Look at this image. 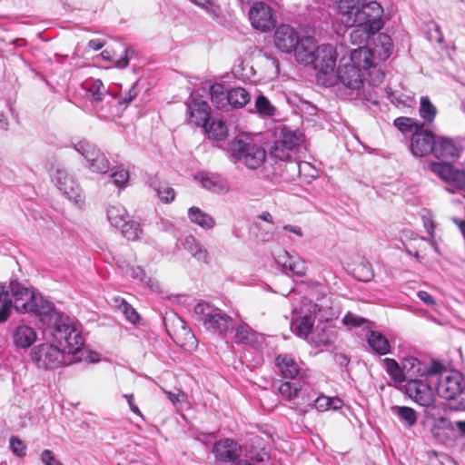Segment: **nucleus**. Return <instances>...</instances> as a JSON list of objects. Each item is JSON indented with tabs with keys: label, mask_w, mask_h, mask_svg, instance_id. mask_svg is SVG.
Wrapping results in <instances>:
<instances>
[{
	"label": "nucleus",
	"mask_w": 465,
	"mask_h": 465,
	"mask_svg": "<svg viewBox=\"0 0 465 465\" xmlns=\"http://www.w3.org/2000/svg\"><path fill=\"white\" fill-rule=\"evenodd\" d=\"M47 314H49V319L53 321L52 335L58 346L67 355H74L81 351L84 346V338L76 328L74 322L67 315L60 313L53 308Z\"/></svg>",
	"instance_id": "obj_1"
},
{
	"label": "nucleus",
	"mask_w": 465,
	"mask_h": 465,
	"mask_svg": "<svg viewBox=\"0 0 465 465\" xmlns=\"http://www.w3.org/2000/svg\"><path fill=\"white\" fill-rule=\"evenodd\" d=\"M303 138L299 130H292L287 126L281 127L270 149L271 157L275 161L289 163L293 173H299L298 153Z\"/></svg>",
	"instance_id": "obj_2"
},
{
	"label": "nucleus",
	"mask_w": 465,
	"mask_h": 465,
	"mask_svg": "<svg viewBox=\"0 0 465 465\" xmlns=\"http://www.w3.org/2000/svg\"><path fill=\"white\" fill-rule=\"evenodd\" d=\"M84 97L91 104L94 114L100 119L107 120L119 114L116 97L108 92L100 79H91L82 84Z\"/></svg>",
	"instance_id": "obj_3"
},
{
	"label": "nucleus",
	"mask_w": 465,
	"mask_h": 465,
	"mask_svg": "<svg viewBox=\"0 0 465 465\" xmlns=\"http://www.w3.org/2000/svg\"><path fill=\"white\" fill-rule=\"evenodd\" d=\"M355 5L353 8H345L341 12L345 16L343 22L350 25L364 26L371 34L379 32L383 25L382 6L376 1L368 0Z\"/></svg>",
	"instance_id": "obj_4"
},
{
	"label": "nucleus",
	"mask_w": 465,
	"mask_h": 465,
	"mask_svg": "<svg viewBox=\"0 0 465 465\" xmlns=\"http://www.w3.org/2000/svg\"><path fill=\"white\" fill-rule=\"evenodd\" d=\"M193 312L195 320L214 334L224 336L233 329L232 317L209 302H198L194 306Z\"/></svg>",
	"instance_id": "obj_5"
},
{
	"label": "nucleus",
	"mask_w": 465,
	"mask_h": 465,
	"mask_svg": "<svg viewBox=\"0 0 465 465\" xmlns=\"http://www.w3.org/2000/svg\"><path fill=\"white\" fill-rule=\"evenodd\" d=\"M13 306L18 312H34L37 315H45L52 309V303L36 297L28 288L24 287L17 281L9 283Z\"/></svg>",
	"instance_id": "obj_6"
},
{
	"label": "nucleus",
	"mask_w": 465,
	"mask_h": 465,
	"mask_svg": "<svg viewBox=\"0 0 465 465\" xmlns=\"http://www.w3.org/2000/svg\"><path fill=\"white\" fill-rule=\"evenodd\" d=\"M229 153L234 162L252 170L261 167L266 159V151L262 146L242 139H235L230 143Z\"/></svg>",
	"instance_id": "obj_7"
},
{
	"label": "nucleus",
	"mask_w": 465,
	"mask_h": 465,
	"mask_svg": "<svg viewBox=\"0 0 465 465\" xmlns=\"http://www.w3.org/2000/svg\"><path fill=\"white\" fill-rule=\"evenodd\" d=\"M66 352L59 346L43 343L35 346L31 353L32 361L38 368L55 369L66 364Z\"/></svg>",
	"instance_id": "obj_8"
},
{
	"label": "nucleus",
	"mask_w": 465,
	"mask_h": 465,
	"mask_svg": "<svg viewBox=\"0 0 465 465\" xmlns=\"http://www.w3.org/2000/svg\"><path fill=\"white\" fill-rule=\"evenodd\" d=\"M430 382L434 383L437 393L448 401L453 398L465 385L464 379L460 372L447 371L444 366L442 371L431 378Z\"/></svg>",
	"instance_id": "obj_9"
},
{
	"label": "nucleus",
	"mask_w": 465,
	"mask_h": 465,
	"mask_svg": "<svg viewBox=\"0 0 465 465\" xmlns=\"http://www.w3.org/2000/svg\"><path fill=\"white\" fill-rule=\"evenodd\" d=\"M406 376V382L412 380L430 379L435 377L440 371L443 370V364L433 361L428 365L413 356L403 358L402 362Z\"/></svg>",
	"instance_id": "obj_10"
},
{
	"label": "nucleus",
	"mask_w": 465,
	"mask_h": 465,
	"mask_svg": "<svg viewBox=\"0 0 465 465\" xmlns=\"http://www.w3.org/2000/svg\"><path fill=\"white\" fill-rule=\"evenodd\" d=\"M434 383L430 379L408 381L405 385L406 393L416 403L430 408L434 405Z\"/></svg>",
	"instance_id": "obj_11"
},
{
	"label": "nucleus",
	"mask_w": 465,
	"mask_h": 465,
	"mask_svg": "<svg viewBox=\"0 0 465 465\" xmlns=\"http://www.w3.org/2000/svg\"><path fill=\"white\" fill-rule=\"evenodd\" d=\"M53 182L69 201L77 205L84 203L80 185L65 169L57 168L53 175Z\"/></svg>",
	"instance_id": "obj_12"
},
{
	"label": "nucleus",
	"mask_w": 465,
	"mask_h": 465,
	"mask_svg": "<svg viewBox=\"0 0 465 465\" xmlns=\"http://www.w3.org/2000/svg\"><path fill=\"white\" fill-rule=\"evenodd\" d=\"M430 170L457 190L465 187V168L459 169L446 162H433L430 164Z\"/></svg>",
	"instance_id": "obj_13"
},
{
	"label": "nucleus",
	"mask_w": 465,
	"mask_h": 465,
	"mask_svg": "<svg viewBox=\"0 0 465 465\" xmlns=\"http://www.w3.org/2000/svg\"><path fill=\"white\" fill-rule=\"evenodd\" d=\"M215 460L221 463L236 464L242 453V446L232 439H222L213 445Z\"/></svg>",
	"instance_id": "obj_14"
},
{
	"label": "nucleus",
	"mask_w": 465,
	"mask_h": 465,
	"mask_svg": "<svg viewBox=\"0 0 465 465\" xmlns=\"http://www.w3.org/2000/svg\"><path fill=\"white\" fill-rule=\"evenodd\" d=\"M249 16L252 25L262 32L271 30L276 24L272 8L263 2L255 3L250 9Z\"/></svg>",
	"instance_id": "obj_15"
},
{
	"label": "nucleus",
	"mask_w": 465,
	"mask_h": 465,
	"mask_svg": "<svg viewBox=\"0 0 465 465\" xmlns=\"http://www.w3.org/2000/svg\"><path fill=\"white\" fill-rule=\"evenodd\" d=\"M436 135L430 130H424L422 126L418 132H414L411 137V152L416 157H423L432 153Z\"/></svg>",
	"instance_id": "obj_16"
},
{
	"label": "nucleus",
	"mask_w": 465,
	"mask_h": 465,
	"mask_svg": "<svg viewBox=\"0 0 465 465\" xmlns=\"http://www.w3.org/2000/svg\"><path fill=\"white\" fill-rule=\"evenodd\" d=\"M275 46L282 52L290 54L298 45L300 36L295 28L289 25H281L273 35Z\"/></svg>",
	"instance_id": "obj_17"
},
{
	"label": "nucleus",
	"mask_w": 465,
	"mask_h": 465,
	"mask_svg": "<svg viewBox=\"0 0 465 465\" xmlns=\"http://www.w3.org/2000/svg\"><path fill=\"white\" fill-rule=\"evenodd\" d=\"M340 83L351 91H359L363 85L364 73L355 65L341 64L337 69Z\"/></svg>",
	"instance_id": "obj_18"
},
{
	"label": "nucleus",
	"mask_w": 465,
	"mask_h": 465,
	"mask_svg": "<svg viewBox=\"0 0 465 465\" xmlns=\"http://www.w3.org/2000/svg\"><path fill=\"white\" fill-rule=\"evenodd\" d=\"M337 61V52L335 48L330 44H323L318 46V52L315 56V62L312 64L320 73L328 74L332 73Z\"/></svg>",
	"instance_id": "obj_19"
},
{
	"label": "nucleus",
	"mask_w": 465,
	"mask_h": 465,
	"mask_svg": "<svg viewBox=\"0 0 465 465\" xmlns=\"http://www.w3.org/2000/svg\"><path fill=\"white\" fill-rule=\"evenodd\" d=\"M460 144L458 139L436 136L433 155L439 159L455 160L460 156Z\"/></svg>",
	"instance_id": "obj_20"
},
{
	"label": "nucleus",
	"mask_w": 465,
	"mask_h": 465,
	"mask_svg": "<svg viewBox=\"0 0 465 465\" xmlns=\"http://www.w3.org/2000/svg\"><path fill=\"white\" fill-rule=\"evenodd\" d=\"M318 46L312 36L300 38L298 45L294 48L296 60L303 64H312L315 62Z\"/></svg>",
	"instance_id": "obj_21"
},
{
	"label": "nucleus",
	"mask_w": 465,
	"mask_h": 465,
	"mask_svg": "<svg viewBox=\"0 0 465 465\" xmlns=\"http://www.w3.org/2000/svg\"><path fill=\"white\" fill-rule=\"evenodd\" d=\"M190 123L197 126H203L210 120L211 107L205 101L193 99L187 104Z\"/></svg>",
	"instance_id": "obj_22"
},
{
	"label": "nucleus",
	"mask_w": 465,
	"mask_h": 465,
	"mask_svg": "<svg viewBox=\"0 0 465 465\" xmlns=\"http://www.w3.org/2000/svg\"><path fill=\"white\" fill-rule=\"evenodd\" d=\"M275 364L285 379H295L301 372L299 363L292 354H279L275 358Z\"/></svg>",
	"instance_id": "obj_23"
},
{
	"label": "nucleus",
	"mask_w": 465,
	"mask_h": 465,
	"mask_svg": "<svg viewBox=\"0 0 465 465\" xmlns=\"http://www.w3.org/2000/svg\"><path fill=\"white\" fill-rule=\"evenodd\" d=\"M245 457L248 461H255L258 463L269 460L270 454L264 446L262 438L253 437L250 440L245 450Z\"/></svg>",
	"instance_id": "obj_24"
},
{
	"label": "nucleus",
	"mask_w": 465,
	"mask_h": 465,
	"mask_svg": "<svg viewBox=\"0 0 465 465\" xmlns=\"http://www.w3.org/2000/svg\"><path fill=\"white\" fill-rule=\"evenodd\" d=\"M259 338L260 334L245 322L239 324L234 329L233 341L237 344L254 348L259 344Z\"/></svg>",
	"instance_id": "obj_25"
},
{
	"label": "nucleus",
	"mask_w": 465,
	"mask_h": 465,
	"mask_svg": "<svg viewBox=\"0 0 465 465\" xmlns=\"http://www.w3.org/2000/svg\"><path fill=\"white\" fill-rule=\"evenodd\" d=\"M35 341L36 332L28 325L20 324L13 331V341L17 348L27 349Z\"/></svg>",
	"instance_id": "obj_26"
},
{
	"label": "nucleus",
	"mask_w": 465,
	"mask_h": 465,
	"mask_svg": "<svg viewBox=\"0 0 465 465\" xmlns=\"http://www.w3.org/2000/svg\"><path fill=\"white\" fill-rule=\"evenodd\" d=\"M372 58L373 54L371 49L365 46H359L351 52L350 63L347 64L355 65L364 73L372 66Z\"/></svg>",
	"instance_id": "obj_27"
},
{
	"label": "nucleus",
	"mask_w": 465,
	"mask_h": 465,
	"mask_svg": "<svg viewBox=\"0 0 465 465\" xmlns=\"http://www.w3.org/2000/svg\"><path fill=\"white\" fill-rule=\"evenodd\" d=\"M202 186L216 193H225L229 191L227 181L216 173H205L200 176Z\"/></svg>",
	"instance_id": "obj_28"
},
{
	"label": "nucleus",
	"mask_w": 465,
	"mask_h": 465,
	"mask_svg": "<svg viewBox=\"0 0 465 465\" xmlns=\"http://www.w3.org/2000/svg\"><path fill=\"white\" fill-rule=\"evenodd\" d=\"M277 262L288 272L297 276H303L306 273L305 262L300 259L291 257L287 252L279 255Z\"/></svg>",
	"instance_id": "obj_29"
},
{
	"label": "nucleus",
	"mask_w": 465,
	"mask_h": 465,
	"mask_svg": "<svg viewBox=\"0 0 465 465\" xmlns=\"http://www.w3.org/2000/svg\"><path fill=\"white\" fill-rule=\"evenodd\" d=\"M367 341L373 351L379 355H386L391 351L388 339L379 331H370L367 335Z\"/></svg>",
	"instance_id": "obj_30"
},
{
	"label": "nucleus",
	"mask_w": 465,
	"mask_h": 465,
	"mask_svg": "<svg viewBox=\"0 0 465 465\" xmlns=\"http://www.w3.org/2000/svg\"><path fill=\"white\" fill-rule=\"evenodd\" d=\"M188 218L192 223L199 225L204 230H210L215 226V220L210 214L204 213L196 206L189 208Z\"/></svg>",
	"instance_id": "obj_31"
},
{
	"label": "nucleus",
	"mask_w": 465,
	"mask_h": 465,
	"mask_svg": "<svg viewBox=\"0 0 465 465\" xmlns=\"http://www.w3.org/2000/svg\"><path fill=\"white\" fill-rule=\"evenodd\" d=\"M183 246L199 262H208L207 250L192 235L185 237Z\"/></svg>",
	"instance_id": "obj_32"
},
{
	"label": "nucleus",
	"mask_w": 465,
	"mask_h": 465,
	"mask_svg": "<svg viewBox=\"0 0 465 465\" xmlns=\"http://www.w3.org/2000/svg\"><path fill=\"white\" fill-rule=\"evenodd\" d=\"M208 134V137L216 141H222L226 138L228 130L222 120L211 119L203 126Z\"/></svg>",
	"instance_id": "obj_33"
},
{
	"label": "nucleus",
	"mask_w": 465,
	"mask_h": 465,
	"mask_svg": "<svg viewBox=\"0 0 465 465\" xmlns=\"http://www.w3.org/2000/svg\"><path fill=\"white\" fill-rule=\"evenodd\" d=\"M149 185L156 192L161 202L170 203L174 200L175 191L166 183H162L154 177L150 179Z\"/></svg>",
	"instance_id": "obj_34"
},
{
	"label": "nucleus",
	"mask_w": 465,
	"mask_h": 465,
	"mask_svg": "<svg viewBox=\"0 0 465 465\" xmlns=\"http://www.w3.org/2000/svg\"><path fill=\"white\" fill-rule=\"evenodd\" d=\"M392 413L399 419L405 428H411L417 422L416 411L407 406H392Z\"/></svg>",
	"instance_id": "obj_35"
},
{
	"label": "nucleus",
	"mask_w": 465,
	"mask_h": 465,
	"mask_svg": "<svg viewBox=\"0 0 465 465\" xmlns=\"http://www.w3.org/2000/svg\"><path fill=\"white\" fill-rule=\"evenodd\" d=\"M382 366L394 382L401 383L403 381H406L403 365L400 366V364L394 359H383Z\"/></svg>",
	"instance_id": "obj_36"
},
{
	"label": "nucleus",
	"mask_w": 465,
	"mask_h": 465,
	"mask_svg": "<svg viewBox=\"0 0 465 465\" xmlns=\"http://www.w3.org/2000/svg\"><path fill=\"white\" fill-rule=\"evenodd\" d=\"M74 149L86 160L88 164L103 153L94 143L87 140H80L74 143Z\"/></svg>",
	"instance_id": "obj_37"
},
{
	"label": "nucleus",
	"mask_w": 465,
	"mask_h": 465,
	"mask_svg": "<svg viewBox=\"0 0 465 465\" xmlns=\"http://www.w3.org/2000/svg\"><path fill=\"white\" fill-rule=\"evenodd\" d=\"M250 99V94L242 87H235L228 91L227 104L233 108H242Z\"/></svg>",
	"instance_id": "obj_38"
},
{
	"label": "nucleus",
	"mask_w": 465,
	"mask_h": 465,
	"mask_svg": "<svg viewBox=\"0 0 465 465\" xmlns=\"http://www.w3.org/2000/svg\"><path fill=\"white\" fill-rule=\"evenodd\" d=\"M314 324V320L311 315H305L291 324L292 331L300 338L306 339L311 333Z\"/></svg>",
	"instance_id": "obj_39"
},
{
	"label": "nucleus",
	"mask_w": 465,
	"mask_h": 465,
	"mask_svg": "<svg viewBox=\"0 0 465 465\" xmlns=\"http://www.w3.org/2000/svg\"><path fill=\"white\" fill-rule=\"evenodd\" d=\"M393 124L404 135L412 134L424 126V124H421L420 121L405 116L396 118Z\"/></svg>",
	"instance_id": "obj_40"
},
{
	"label": "nucleus",
	"mask_w": 465,
	"mask_h": 465,
	"mask_svg": "<svg viewBox=\"0 0 465 465\" xmlns=\"http://www.w3.org/2000/svg\"><path fill=\"white\" fill-rule=\"evenodd\" d=\"M126 217L127 212L121 204L110 205L107 209L108 221L114 227H119Z\"/></svg>",
	"instance_id": "obj_41"
},
{
	"label": "nucleus",
	"mask_w": 465,
	"mask_h": 465,
	"mask_svg": "<svg viewBox=\"0 0 465 465\" xmlns=\"http://www.w3.org/2000/svg\"><path fill=\"white\" fill-rule=\"evenodd\" d=\"M129 274L133 279L139 280L142 283L150 287L152 290L158 291V282L154 279L148 276L141 266L131 267Z\"/></svg>",
	"instance_id": "obj_42"
},
{
	"label": "nucleus",
	"mask_w": 465,
	"mask_h": 465,
	"mask_svg": "<svg viewBox=\"0 0 465 465\" xmlns=\"http://www.w3.org/2000/svg\"><path fill=\"white\" fill-rule=\"evenodd\" d=\"M420 117L425 123L430 124L434 121L437 114L436 106L430 102L428 96L420 98V106L419 110Z\"/></svg>",
	"instance_id": "obj_43"
},
{
	"label": "nucleus",
	"mask_w": 465,
	"mask_h": 465,
	"mask_svg": "<svg viewBox=\"0 0 465 465\" xmlns=\"http://www.w3.org/2000/svg\"><path fill=\"white\" fill-rule=\"evenodd\" d=\"M353 276L358 281L370 282L374 276L371 262L365 260L359 262L353 269Z\"/></svg>",
	"instance_id": "obj_44"
},
{
	"label": "nucleus",
	"mask_w": 465,
	"mask_h": 465,
	"mask_svg": "<svg viewBox=\"0 0 465 465\" xmlns=\"http://www.w3.org/2000/svg\"><path fill=\"white\" fill-rule=\"evenodd\" d=\"M212 102L218 107L223 108L227 104L228 91L225 93L222 84H214L210 88Z\"/></svg>",
	"instance_id": "obj_45"
},
{
	"label": "nucleus",
	"mask_w": 465,
	"mask_h": 465,
	"mask_svg": "<svg viewBox=\"0 0 465 465\" xmlns=\"http://www.w3.org/2000/svg\"><path fill=\"white\" fill-rule=\"evenodd\" d=\"M426 456L428 459L427 465H457L452 458L443 452L428 450Z\"/></svg>",
	"instance_id": "obj_46"
},
{
	"label": "nucleus",
	"mask_w": 465,
	"mask_h": 465,
	"mask_svg": "<svg viewBox=\"0 0 465 465\" xmlns=\"http://www.w3.org/2000/svg\"><path fill=\"white\" fill-rule=\"evenodd\" d=\"M302 391V386L298 382L284 381L278 388L279 393L288 401L295 399Z\"/></svg>",
	"instance_id": "obj_47"
},
{
	"label": "nucleus",
	"mask_w": 465,
	"mask_h": 465,
	"mask_svg": "<svg viewBox=\"0 0 465 465\" xmlns=\"http://www.w3.org/2000/svg\"><path fill=\"white\" fill-rule=\"evenodd\" d=\"M255 108L257 113L262 116H273L276 113V108L271 104L269 99L262 94L257 96Z\"/></svg>",
	"instance_id": "obj_48"
},
{
	"label": "nucleus",
	"mask_w": 465,
	"mask_h": 465,
	"mask_svg": "<svg viewBox=\"0 0 465 465\" xmlns=\"http://www.w3.org/2000/svg\"><path fill=\"white\" fill-rule=\"evenodd\" d=\"M120 226H122V233L123 235L130 241L137 240L142 233V229L140 228V224L135 221L124 222Z\"/></svg>",
	"instance_id": "obj_49"
},
{
	"label": "nucleus",
	"mask_w": 465,
	"mask_h": 465,
	"mask_svg": "<svg viewBox=\"0 0 465 465\" xmlns=\"http://www.w3.org/2000/svg\"><path fill=\"white\" fill-rule=\"evenodd\" d=\"M88 169L93 173H105L110 169V162L103 152L101 155L95 157L88 165Z\"/></svg>",
	"instance_id": "obj_50"
},
{
	"label": "nucleus",
	"mask_w": 465,
	"mask_h": 465,
	"mask_svg": "<svg viewBox=\"0 0 465 465\" xmlns=\"http://www.w3.org/2000/svg\"><path fill=\"white\" fill-rule=\"evenodd\" d=\"M112 171L113 183L119 188L124 187L129 180V172L120 166L113 168Z\"/></svg>",
	"instance_id": "obj_51"
},
{
	"label": "nucleus",
	"mask_w": 465,
	"mask_h": 465,
	"mask_svg": "<svg viewBox=\"0 0 465 465\" xmlns=\"http://www.w3.org/2000/svg\"><path fill=\"white\" fill-rule=\"evenodd\" d=\"M450 409L457 411H465V384L463 387L456 393L453 398L449 401Z\"/></svg>",
	"instance_id": "obj_52"
},
{
	"label": "nucleus",
	"mask_w": 465,
	"mask_h": 465,
	"mask_svg": "<svg viewBox=\"0 0 465 465\" xmlns=\"http://www.w3.org/2000/svg\"><path fill=\"white\" fill-rule=\"evenodd\" d=\"M352 27H355L350 35L351 41L354 45H360L364 43L369 36L371 35L369 33V31L366 30L364 26L361 25H351Z\"/></svg>",
	"instance_id": "obj_53"
},
{
	"label": "nucleus",
	"mask_w": 465,
	"mask_h": 465,
	"mask_svg": "<svg viewBox=\"0 0 465 465\" xmlns=\"http://www.w3.org/2000/svg\"><path fill=\"white\" fill-rule=\"evenodd\" d=\"M137 85H138L137 82H135L131 86V88L128 90V92L125 94L124 96H123L121 98H116V105H117V108L119 109V112L121 111V109L119 107L120 105L124 104L126 106L127 104H129L131 102H133L136 98V96L139 94Z\"/></svg>",
	"instance_id": "obj_54"
},
{
	"label": "nucleus",
	"mask_w": 465,
	"mask_h": 465,
	"mask_svg": "<svg viewBox=\"0 0 465 465\" xmlns=\"http://www.w3.org/2000/svg\"><path fill=\"white\" fill-rule=\"evenodd\" d=\"M119 310L125 315L126 319L132 322L136 323L140 320V316L137 312L125 301H122L119 305Z\"/></svg>",
	"instance_id": "obj_55"
},
{
	"label": "nucleus",
	"mask_w": 465,
	"mask_h": 465,
	"mask_svg": "<svg viewBox=\"0 0 465 465\" xmlns=\"http://www.w3.org/2000/svg\"><path fill=\"white\" fill-rule=\"evenodd\" d=\"M10 448L12 452L17 457H24L26 454V447L25 443L17 437L10 438Z\"/></svg>",
	"instance_id": "obj_56"
},
{
	"label": "nucleus",
	"mask_w": 465,
	"mask_h": 465,
	"mask_svg": "<svg viewBox=\"0 0 465 465\" xmlns=\"http://www.w3.org/2000/svg\"><path fill=\"white\" fill-rule=\"evenodd\" d=\"M365 322L366 320L364 318H361L351 312H347L342 319V322L349 327H359L361 326Z\"/></svg>",
	"instance_id": "obj_57"
},
{
	"label": "nucleus",
	"mask_w": 465,
	"mask_h": 465,
	"mask_svg": "<svg viewBox=\"0 0 465 465\" xmlns=\"http://www.w3.org/2000/svg\"><path fill=\"white\" fill-rule=\"evenodd\" d=\"M379 40L381 42L383 47V54H380L379 55L381 59L385 60L391 54V37L388 35L382 34L379 35Z\"/></svg>",
	"instance_id": "obj_58"
},
{
	"label": "nucleus",
	"mask_w": 465,
	"mask_h": 465,
	"mask_svg": "<svg viewBox=\"0 0 465 465\" xmlns=\"http://www.w3.org/2000/svg\"><path fill=\"white\" fill-rule=\"evenodd\" d=\"M330 397L319 395L313 400V406L320 411H325L330 410Z\"/></svg>",
	"instance_id": "obj_59"
},
{
	"label": "nucleus",
	"mask_w": 465,
	"mask_h": 465,
	"mask_svg": "<svg viewBox=\"0 0 465 465\" xmlns=\"http://www.w3.org/2000/svg\"><path fill=\"white\" fill-rule=\"evenodd\" d=\"M40 459L44 465H64L61 461L55 459L54 452L50 450H43Z\"/></svg>",
	"instance_id": "obj_60"
},
{
	"label": "nucleus",
	"mask_w": 465,
	"mask_h": 465,
	"mask_svg": "<svg viewBox=\"0 0 465 465\" xmlns=\"http://www.w3.org/2000/svg\"><path fill=\"white\" fill-rule=\"evenodd\" d=\"M134 54V49H132L130 47L125 48L124 55L116 60L115 65L121 69L125 68L128 65L129 60L133 57Z\"/></svg>",
	"instance_id": "obj_61"
},
{
	"label": "nucleus",
	"mask_w": 465,
	"mask_h": 465,
	"mask_svg": "<svg viewBox=\"0 0 465 465\" xmlns=\"http://www.w3.org/2000/svg\"><path fill=\"white\" fill-rule=\"evenodd\" d=\"M11 292L9 289V285L6 286L5 283L0 282V302L2 303L5 302H13L11 299Z\"/></svg>",
	"instance_id": "obj_62"
},
{
	"label": "nucleus",
	"mask_w": 465,
	"mask_h": 465,
	"mask_svg": "<svg viewBox=\"0 0 465 465\" xmlns=\"http://www.w3.org/2000/svg\"><path fill=\"white\" fill-rule=\"evenodd\" d=\"M13 307V302H5L2 304L0 308V323L7 321Z\"/></svg>",
	"instance_id": "obj_63"
},
{
	"label": "nucleus",
	"mask_w": 465,
	"mask_h": 465,
	"mask_svg": "<svg viewBox=\"0 0 465 465\" xmlns=\"http://www.w3.org/2000/svg\"><path fill=\"white\" fill-rule=\"evenodd\" d=\"M124 397L127 400V403H128V405L130 407L131 411L134 412V414L140 416V417H143V414H142L140 409L134 403V394H124Z\"/></svg>",
	"instance_id": "obj_64"
}]
</instances>
